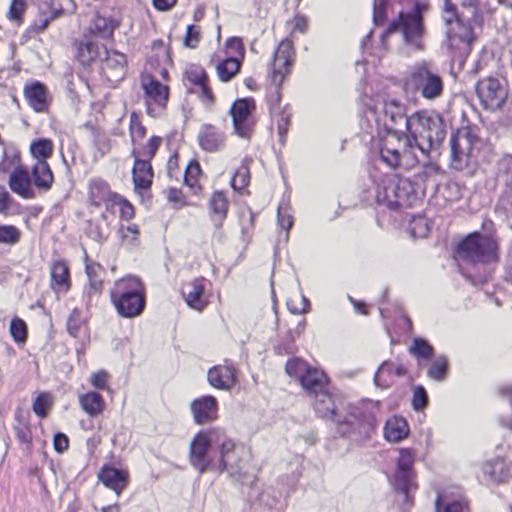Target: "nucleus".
I'll use <instances>...</instances> for the list:
<instances>
[{"label":"nucleus","instance_id":"obj_1","mask_svg":"<svg viewBox=\"0 0 512 512\" xmlns=\"http://www.w3.org/2000/svg\"><path fill=\"white\" fill-rule=\"evenodd\" d=\"M315 395L314 409L321 418H328L337 421L338 432L356 440L369 438L378 425L380 416L379 402L367 400L349 407L348 417L344 422L336 419L337 406L335 398L325 388L324 391Z\"/></svg>","mask_w":512,"mask_h":512},{"label":"nucleus","instance_id":"obj_2","mask_svg":"<svg viewBox=\"0 0 512 512\" xmlns=\"http://www.w3.org/2000/svg\"><path fill=\"white\" fill-rule=\"evenodd\" d=\"M443 21L447 26L444 47L453 56H465L476 40L475 27L482 26V16L477 6L469 0L465 10L457 13L456 7L450 0H445Z\"/></svg>","mask_w":512,"mask_h":512},{"label":"nucleus","instance_id":"obj_3","mask_svg":"<svg viewBox=\"0 0 512 512\" xmlns=\"http://www.w3.org/2000/svg\"><path fill=\"white\" fill-rule=\"evenodd\" d=\"M406 147L416 148L424 157L432 150H438L446 137V123L435 110H417L409 115L407 122Z\"/></svg>","mask_w":512,"mask_h":512},{"label":"nucleus","instance_id":"obj_4","mask_svg":"<svg viewBox=\"0 0 512 512\" xmlns=\"http://www.w3.org/2000/svg\"><path fill=\"white\" fill-rule=\"evenodd\" d=\"M428 6L422 2H416L412 10L400 12L397 19L392 21L385 32L382 34V42L385 38L394 32L402 34L403 42L413 50L421 51L424 49V37L426 29L423 21V14Z\"/></svg>","mask_w":512,"mask_h":512},{"label":"nucleus","instance_id":"obj_5","mask_svg":"<svg viewBox=\"0 0 512 512\" xmlns=\"http://www.w3.org/2000/svg\"><path fill=\"white\" fill-rule=\"evenodd\" d=\"M405 112V106L400 101L385 98L368 108L366 118L375 123L378 135H405L409 120Z\"/></svg>","mask_w":512,"mask_h":512},{"label":"nucleus","instance_id":"obj_6","mask_svg":"<svg viewBox=\"0 0 512 512\" xmlns=\"http://www.w3.org/2000/svg\"><path fill=\"white\" fill-rule=\"evenodd\" d=\"M294 59L295 51L292 41L289 39L282 40L274 51L270 63L271 85L266 100L272 115L279 111V104L282 98L280 86L286 76L290 74Z\"/></svg>","mask_w":512,"mask_h":512},{"label":"nucleus","instance_id":"obj_7","mask_svg":"<svg viewBox=\"0 0 512 512\" xmlns=\"http://www.w3.org/2000/svg\"><path fill=\"white\" fill-rule=\"evenodd\" d=\"M405 86L412 93L425 100L434 101L444 93V81L437 67L426 60L413 65L406 78Z\"/></svg>","mask_w":512,"mask_h":512},{"label":"nucleus","instance_id":"obj_8","mask_svg":"<svg viewBox=\"0 0 512 512\" xmlns=\"http://www.w3.org/2000/svg\"><path fill=\"white\" fill-rule=\"evenodd\" d=\"M375 199L391 210L411 207L416 194L411 181L396 174L384 175L375 184Z\"/></svg>","mask_w":512,"mask_h":512},{"label":"nucleus","instance_id":"obj_9","mask_svg":"<svg viewBox=\"0 0 512 512\" xmlns=\"http://www.w3.org/2000/svg\"><path fill=\"white\" fill-rule=\"evenodd\" d=\"M456 259L467 263H491L498 260L497 241L478 232L469 234L456 248Z\"/></svg>","mask_w":512,"mask_h":512},{"label":"nucleus","instance_id":"obj_10","mask_svg":"<svg viewBox=\"0 0 512 512\" xmlns=\"http://www.w3.org/2000/svg\"><path fill=\"white\" fill-rule=\"evenodd\" d=\"M451 167L461 171L476 158L481 146V139L469 126L458 128L449 141Z\"/></svg>","mask_w":512,"mask_h":512},{"label":"nucleus","instance_id":"obj_11","mask_svg":"<svg viewBox=\"0 0 512 512\" xmlns=\"http://www.w3.org/2000/svg\"><path fill=\"white\" fill-rule=\"evenodd\" d=\"M405 135H387L380 147L381 160L391 168L413 167L420 162L416 148L406 147Z\"/></svg>","mask_w":512,"mask_h":512},{"label":"nucleus","instance_id":"obj_12","mask_svg":"<svg viewBox=\"0 0 512 512\" xmlns=\"http://www.w3.org/2000/svg\"><path fill=\"white\" fill-rule=\"evenodd\" d=\"M221 429L211 428L197 433L190 443L189 460L191 465L198 470L199 474L205 473L211 467V460L207 454L212 444L221 440Z\"/></svg>","mask_w":512,"mask_h":512},{"label":"nucleus","instance_id":"obj_13","mask_svg":"<svg viewBox=\"0 0 512 512\" xmlns=\"http://www.w3.org/2000/svg\"><path fill=\"white\" fill-rule=\"evenodd\" d=\"M475 92L482 107L489 111L500 110L508 97L505 81L493 76L478 80Z\"/></svg>","mask_w":512,"mask_h":512},{"label":"nucleus","instance_id":"obj_14","mask_svg":"<svg viewBox=\"0 0 512 512\" xmlns=\"http://www.w3.org/2000/svg\"><path fill=\"white\" fill-rule=\"evenodd\" d=\"M413 464V452L409 449H401L397 458L392 485L395 490L404 494L406 502L409 501V493L417 488Z\"/></svg>","mask_w":512,"mask_h":512},{"label":"nucleus","instance_id":"obj_15","mask_svg":"<svg viewBox=\"0 0 512 512\" xmlns=\"http://www.w3.org/2000/svg\"><path fill=\"white\" fill-rule=\"evenodd\" d=\"M141 85L146 96L147 113L154 118L160 116L168 102V87L150 75L142 78Z\"/></svg>","mask_w":512,"mask_h":512},{"label":"nucleus","instance_id":"obj_16","mask_svg":"<svg viewBox=\"0 0 512 512\" xmlns=\"http://www.w3.org/2000/svg\"><path fill=\"white\" fill-rule=\"evenodd\" d=\"M255 109V101L252 98L237 99L231 109L230 114L233 120L235 132L243 138H248L253 127L252 112Z\"/></svg>","mask_w":512,"mask_h":512},{"label":"nucleus","instance_id":"obj_17","mask_svg":"<svg viewBox=\"0 0 512 512\" xmlns=\"http://www.w3.org/2000/svg\"><path fill=\"white\" fill-rule=\"evenodd\" d=\"M101 49L104 54L101 59L102 74L110 83H118L126 75V57L118 51H109L105 46Z\"/></svg>","mask_w":512,"mask_h":512},{"label":"nucleus","instance_id":"obj_18","mask_svg":"<svg viewBox=\"0 0 512 512\" xmlns=\"http://www.w3.org/2000/svg\"><path fill=\"white\" fill-rule=\"evenodd\" d=\"M221 440L216 445H219V462L217 470L222 473L227 471L229 476L237 481H242L244 475L240 471L238 464L231 463L235 453V443L232 439L228 438L221 430Z\"/></svg>","mask_w":512,"mask_h":512},{"label":"nucleus","instance_id":"obj_19","mask_svg":"<svg viewBox=\"0 0 512 512\" xmlns=\"http://www.w3.org/2000/svg\"><path fill=\"white\" fill-rule=\"evenodd\" d=\"M194 422L203 425L212 422L218 417V403L215 397L206 395L194 399L190 404Z\"/></svg>","mask_w":512,"mask_h":512},{"label":"nucleus","instance_id":"obj_20","mask_svg":"<svg viewBox=\"0 0 512 512\" xmlns=\"http://www.w3.org/2000/svg\"><path fill=\"white\" fill-rule=\"evenodd\" d=\"M145 296V288L138 277L126 276L117 280L111 290V301L132 299Z\"/></svg>","mask_w":512,"mask_h":512},{"label":"nucleus","instance_id":"obj_21","mask_svg":"<svg viewBox=\"0 0 512 512\" xmlns=\"http://www.w3.org/2000/svg\"><path fill=\"white\" fill-rule=\"evenodd\" d=\"M8 184L12 192L23 199H33L36 197V193L32 187L30 173L21 165L15 167L11 172Z\"/></svg>","mask_w":512,"mask_h":512},{"label":"nucleus","instance_id":"obj_22","mask_svg":"<svg viewBox=\"0 0 512 512\" xmlns=\"http://www.w3.org/2000/svg\"><path fill=\"white\" fill-rule=\"evenodd\" d=\"M134 158V165L132 169V179L135 190L149 189L153 181V169L150 160L140 159L138 152L133 149L131 152Z\"/></svg>","mask_w":512,"mask_h":512},{"label":"nucleus","instance_id":"obj_23","mask_svg":"<svg viewBox=\"0 0 512 512\" xmlns=\"http://www.w3.org/2000/svg\"><path fill=\"white\" fill-rule=\"evenodd\" d=\"M113 196H117L110 190V186L107 181L102 178H93L88 183V201L91 205L99 208L105 204L107 209L114 201Z\"/></svg>","mask_w":512,"mask_h":512},{"label":"nucleus","instance_id":"obj_24","mask_svg":"<svg viewBox=\"0 0 512 512\" xmlns=\"http://www.w3.org/2000/svg\"><path fill=\"white\" fill-rule=\"evenodd\" d=\"M185 80L194 87L193 92L198 93L203 101L212 103L213 93L208 85V76L200 66H190L185 72Z\"/></svg>","mask_w":512,"mask_h":512},{"label":"nucleus","instance_id":"obj_25","mask_svg":"<svg viewBox=\"0 0 512 512\" xmlns=\"http://www.w3.org/2000/svg\"><path fill=\"white\" fill-rule=\"evenodd\" d=\"M482 472L490 482L496 484L505 483L512 477L511 465L501 457L483 463Z\"/></svg>","mask_w":512,"mask_h":512},{"label":"nucleus","instance_id":"obj_26","mask_svg":"<svg viewBox=\"0 0 512 512\" xmlns=\"http://www.w3.org/2000/svg\"><path fill=\"white\" fill-rule=\"evenodd\" d=\"M205 279L196 278L192 282L184 285L182 295L187 305L196 310H202L208 303L205 297Z\"/></svg>","mask_w":512,"mask_h":512},{"label":"nucleus","instance_id":"obj_27","mask_svg":"<svg viewBox=\"0 0 512 512\" xmlns=\"http://www.w3.org/2000/svg\"><path fill=\"white\" fill-rule=\"evenodd\" d=\"M207 378L214 388L230 390L236 382L235 369L232 366L216 365L209 369Z\"/></svg>","mask_w":512,"mask_h":512},{"label":"nucleus","instance_id":"obj_28","mask_svg":"<svg viewBox=\"0 0 512 512\" xmlns=\"http://www.w3.org/2000/svg\"><path fill=\"white\" fill-rule=\"evenodd\" d=\"M30 177L32 184L42 192H48L54 183V174L47 161H35Z\"/></svg>","mask_w":512,"mask_h":512},{"label":"nucleus","instance_id":"obj_29","mask_svg":"<svg viewBox=\"0 0 512 512\" xmlns=\"http://www.w3.org/2000/svg\"><path fill=\"white\" fill-rule=\"evenodd\" d=\"M298 381L302 388L310 395L324 391L329 383L328 377L323 371L311 366Z\"/></svg>","mask_w":512,"mask_h":512},{"label":"nucleus","instance_id":"obj_30","mask_svg":"<svg viewBox=\"0 0 512 512\" xmlns=\"http://www.w3.org/2000/svg\"><path fill=\"white\" fill-rule=\"evenodd\" d=\"M51 287L56 293H66L71 286L70 272L67 264L58 260L51 266Z\"/></svg>","mask_w":512,"mask_h":512},{"label":"nucleus","instance_id":"obj_31","mask_svg":"<svg viewBox=\"0 0 512 512\" xmlns=\"http://www.w3.org/2000/svg\"><path fill=\"white\" fill-rule=\"evenodd\" d=\"M198 141L202 149L214 152L223 146L225 136L218 128L206 124L199 132Z\"/></svg>","mask_w":512,"mask_h":512},{"label":"nucleus","instance_id":"obj_32","mask_svg":"<svg viewBox=\"0 0 512 512\" xmlns=\"http://www.w3.org/2000/svg\"><path fill=\"white\" fill-rule=\"evenodd\" d=\"M98 477L106 487L114 490L118 495L127 484V474L111 466H104L100 470Z\"/></svg>","mask_w":512,"mask_h":512},{"label":"nucleus","instance_id":"obj_33","mask_svg":"<svg viewBox=\"0 0 512 512\" xmlns=\"http://www.w3.org/2000/svg\"><path fill=\"white\" fill-rule=\"evenodd\" d=\"M228 205L227 197L222 191H215L212 194L209 200L210 217L217 228L221 227L226 219Z\"/></svg>","mask_w":512,"mask_h":512},{"label":"nucleus","instance_id":"obj_34","mask_svg":"<svg viewBox=\"0 0 512 512\" xmlns=\"http://www.w3.org/2000/svg\"><path fill=\"white\" fill-rule=\"evenodd\" d=\"M102 46L90 39L81 41L77 44L76 58L82 65L88 66L96 59H102Z\"/></svg>","mask_w":512,"mask_h":512},{"label":"nucleus","instance_id":"obj_35","mask_svg":"<svg viewBox=\"0 0 512 512\" xmlns=\"http://www.w3.org/2000/svg\"><path fill=\"white\" fill-rule=\"evenodd\" d=\"M85 261V272L89 281V288L86 293L88 298L91 300L94 296L100 295L103 289V281L101 278L103 267L96 262H89L87 255L85 256Z\"/></svg>","mask_w":512,"mask_h":512},{"label":"nucleus","instance_id":"obj_36","mask_svg":"<svg viewBox=\"0 0 512 512\" xmlns=\"http://www.w3.org/2000/svg\"><path fill=\"white\" fill-rule=\"evenodd\" d=\"M118 314L123 318H134L142 314L146 305V297L112 302Z\"/></svg>","mask_w":512,"mask_h":512},{"label":"nucleus","instance_id":"obj_37","mask_svg":"<svg viewBox=\"0 0 512 512\" xmlns=\"http://www.w3.org/2000/svg\"><path fill=\"white\" fill-rule=\"evenodd\" d=\"M25 97L29 105L37 112H43L47 108L46 89L40 82H35L25 87Z\"/></svg>","mask_w":512,"mask_h":512},{"label":"nucleus","instance_id":"obj_38","mask_svg":"<svg viewBox=\"0 0 512 512\" xmlns=\"http://www.w3.org/2000/svg\"><path fill=\"white\" fill-rule=\"evenodd\" d=\"M82 410L90 417L100 415L105 409V402L97 392H87L79 397Z\"/></svg>","mask_w":512,"mask_h":512},{"label":"nucleus","instance_id":"obj_39","mask_svg":"<svg viewBox=\"0 0 512 512\" xmlns=\"http://www.w3.org/2000/svg\"><path fill=\"white\" fill-rule=\"evenodd\" d=\"M408 432V424L403 418H391L387 420L384 427V436L390 442L401 441L408 435Z\"/></svg>","mask_w":512,"mask_h":512},{"label":"nucleus","instance_id":"obj_40","mask_svg":"<svg viewBox=\"0 0 512 512\" xmlns=\"http://www.w3.org/2000/svg\"><path fill=\"white\" fill-rule=\"evenodd\" d=\"M117 26L118 23L113 18L97 14L91 26V31L103 39H109L113 36Z\"/></svg>","mask_w":512,"mask_h":512},{"label":"nucleus","instance_id":"obj_41","mask_svg":"<svg viewBox=\"0 0 512 512\" xmlns=\"http://www.w3.org/2000/svg\"><path fill=\"white\" fill-rule=\"evenodd\" d=\"M241 60L236 57H228L216 66L217 75L222 82L231 80L240 70Z\"/></svg>","mask_w":512,"mask_h":512},{"label":"nucleus","instance_id":"obj_42","mask_svg":"<svg viewBox=\"0 0 512 512\" xmlns=\"http://www.w3.org/2000/svg\"><path fill=\"white\" fill-rule=\"evenodd\" d=\"M30 153L35 161H47L53 154V143L46 138H39L30 144Z\"/></svg>","mask_w":512,"mask_h":512},{"label":"nucleus","instance_id":"obj_43","mask_svg":"<svg viewBox=\"0 0 512 512\" xmlns=\"http://www.w3.org/2000/svg\"><path fill=\"white\" fill-rule=\"evenodd\" d=\"M252 162L251 158H245L240 165V167L236 170L234 176L231 180V186L234 190H242L244 189L250 182V170L249 164Z\"/></svg>","mask_w":512,"mask_h":512},{"label":"nucleus","instance_id":"obj_44","mask_svg":"<svg viewBox=\"0 0 512 512\" xmlns=\"http://www.w3.org/2000/svg\"><path fill=\"white\" fill-rule=\"evenodd\" d=\"M409 353L416 357L418 361L429 360L434 354V348L423 338H414L409 347Z\"/></svg>","mask_w":512,"mask_h":512},{"label":"nucleus","instance_id":"obj_45","mask_svg":"<svg viewBox=\"0 0 512 512\" xmlns=\"http://www.w3.org/2000/svg\"><path fill=\"white\" fill-rule=\"evenodd\" d=\"M448 371V360L444 355L438 356L431 363L427 371V376L435 381H442Z\"/></svg>","mask_w":512,"mask_h":512},{"label":"nucleus","instance_id":"obj_46","mask_svg":"<svg viewBox=\"0 0 512 512\" xmlns=\"http://www.w3.org/2000/svg\"><path fill=\"white\" fill-rule=\"evenodd\" d=\"M21 231L14 225L0 224V244L14 246L20 242Z\"/></svg>","mask_w":512,"mask_h":512},{"label":"nucleus","instance_id":"obj_47","mask_svg":"<svg viewBox=\"0 0 512 512\" xmlns=\"http://www.w3.org/2000/svg\"><path fill=\"white\" fill-rule=\"evenodd\" d=\"M309 367L310 365L307 362L298 357H295L287 361L285 365V371L289 376L295 377L299 380L304 375V373L307 372Z\"/></svg>","mask_w":512,"mask_h":512},{"label":"nucleus","instance_id":"obj_48","mask_svg":"<svg viewBox=\"0 0 512 512\" xmlns=\"http://www.w3.org/2000/svg\"><path fill=\"white\" fill-rule=\"evenodd\" d=\"M52 405V398L49 393L43 392L37 396L32 404L33 412L40 418H45L47 415V408Z\"/></svg>","mask_w":512,"mask_h":512},{"label":"nucleus","instance_id":"obj_49","mask_svg":"<svg viewBox=\"0 0 512 512\" xmlns=\"http://www.w3.org/2000/svg\"><path fill=\"white\" fill-rule=\"evenodd\" d=\"M83 318H82V312L78 308H74L69 315V318L67 320V331L68 333L76 338L79 334V330L83 324Z\"/></svg>","mask_w":512,"mask_h":512},{"label":"nucleus","instance_id":"obj_50","mask_svg":"<svg viewBox=\"0 0 512 512\" xmlns=\"http://www.w3.org/2000/svg\"><path fill=\"white\" fill-rule=\"evenodd\" d=\"M10 333L16 342H24L27 338L26 323L22 319L17 317L12 319L10 323Z\"/></svg>","mask_w":512,"mask_h":512},{"label":"nucleus","instance_id":"obj_51","mask_svg":"<svg viewBox=\"0 0 512 512\" xmlns=\"http://www.w3.org/2000/svg\"><path fill=\"white\" fill-rule=\"evenodd\" d=\"M429 225L424 217H414L410 225V233L415 238H424L429 233Z\"/></svg>","mask_w":512,"mask_h":512},{"label":"nucleus","instance_id":"obj_52","mask_svg":"<svg viewBox=\"0 0 512 512\" xmlns=\"http://www.w3.org/2000/svg\"><path fill=\"white\" fill-rule=\"evenodd\" d=\"M114 201L110 205V208L118 206L120 208L121 217L125 220H130L134 216V207L132 204L119 194L113 196Z\"/></svg>","mask_w":512,"mask_h":512},{"label":"nucleus","instance_id":"obj_53","mask_svg":"<svg viewBox=\"0 0 512 512\" xmlns=\"http://www.w3.org/2000/svg\"><path fill=\"white\" fill-rule=\"evenodd\" d=\"M25 10H26V1L25 0H12L10 3L7 17L11 21L21 23Z\"/></svg>","mask_w":512,"mask_h":512},{"label":"nucleus","instance_id":"obj_54","mask_svg":"<svg viewBox=\"0 0 512 512\" xmlns=\"http://www.w3.org/2000/svg\"><path fill=\"white\" fill-rule=\"evenodd\" d=\"M52 18H58L65 11L73 12L76 9L74 0H51Z\"/></svg>","mask_w":512,"mask_h":512},{"label":"nucleus","instance_id":"obj_55","mask_svg":"<svg viewBox=\"0 0 512 512\" xmlns=\"http://www.w3.org/2000/svg\"><path fill=\"white\" fill-rule=\"evenodd\" d=\"M146 128L135 113L130 118V135L132 142L140 141L145 137Z\"/></svg>","mask_w":512,"mask_h":512},{"label":"nucleus","instance_id":"obj_56","mask_svg":"<svg viewBox=\"0 0 512 512\" xmlns=\"http://www.w3.org/2000/svg\"><path fill=\"white\" fill-rule=\"evenodd\" d=\"M464 505L461 501L454 500L448 503H444L440 495H438L435 510L436 512H463Z\"/></svg>","mask_w":512,"mask_h":512},{"label":"nucleus","instance_id":"obj_57","mask_svg":"<svg viewBox=\"0 0 512 512\" xmlns=\"http://www.w3.org/2000/svg\"><path fill=\"white\" fill-rule=\"evenodd\" d=\"M14 432L19 443L29 450L32 442L30 428L27 425L15 426Z\"/></svg>","mask_w":512,"mask_h":512},{"label":"nucleus","instance_id":"obj_58","mask_svg":"<svg viewBox=\"0 0 512 512\" xmlns=\"http://www.w3.org/2000/svg\"><path fill=\"white\" fill-rule=\"evenodd\" d=\"M394 371V365L388 361H384L378 368L374 375V382L378 387H387L388 383L386 380L382 381L384 374L391 375Z\"/></svg>","mask_w":512,"mask_h":512},{"label":"nucleus","instance_id":"obj_59","mask_svg":"<svg viewBox=\"0 0 512 512\" xmlns=\"http://www.w3.org/2000/svg\"><path fill=\"white\" fill-rule=\"evenodd\" d=\"M200 172H201V168H200L199 163L191 162L187 166L186 171H185V176H184L185 183L190 187H194L197 182V178H198Z\"/></svg>","mask_w":512,"mask_h":512},{"label":"nucleus","instance_id":"obj_60","mask_svg":"<svg viewBox=\"0 0 512 512\" xmlns=\"http://www.w3.org/2000/svg\"><path fill=\"white\" fill-rule=\"evenodd\" d=\"M428 401L427 393L422 386H418L415 388L413 393V400H412V406L414 410L419 411L422 410L426 405Z\"/></svg>","mask_w":512,"mask_h":512},{"label":"nucleus","instance_id":"obj_61","mask_svg":"<svg viewBox=\"0 0 512 512\" xmlns=\"http://www.w3.org/2000/svg\"><path fill=\"white\" fill-rule=\"evenodd\" d=\"M299 303H295L293 299L289 300L287 302V307L289 311L293 314H304L307 313L310 309V303L309 300L301 296L298 300Z\"/></svg>","mask_w":512,"mask_h":512},{"label":"nucleus","instance_id":"obj_62","mask_svg":"<svg viewBox=\"0 0 512 512\" xmlns=\"http://www.w3.org/2000/svg\"><path fill=\"white\" fill-rule=\"evenodd\" d=\"M200 41V27L189 25L185 36V45L189 48H196Z\"/></svg>","mask_w":512,"mask_h":512},{"label":"nucleus","instance_id":"obj_63","mask_svg":"<svg viewBox=\"0 0 512 512\" xmlns=\"http://www.w3.org/2000/svg\"><path fill=\"white\" fill-rule=\"evenodd\" d=\"M225 46L234 55H237L241 58L244 57L245 48H244L243 41L240 37L228 38L225 42Z\"/></svg>","mask_w":512,"mask_h":512},{"label":"nucleus","instance_id":"obj_64","mask_svg":"<svg viewBox=\"0 0 512 512\" xmlns=\"http://www.w3.org/2000/svg\"><path fill=\"white\" fill-rule=\"evenodd\" d=\"M275 114L278 115L277 120V128H278V134L280 137V141H284V138L288 132V127L290 123V114H286L285 112H276Z\"/></svg>","mask_w":512,"mask_h":512}]
</instances>
